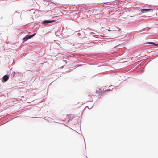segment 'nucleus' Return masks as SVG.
I'll list each match as a JSON object with an SVG mask.
<instances>
[{
    "label": "nucleus",
    "instance_id": "nucleus-1",
    "mask_svg": "<svg viewBox=\"0 0 158 158\" xmlns=\"http://www.w3.org/2000/svg\"><path fill=\"white\" fill-rule=\"evenodd\" d=\"M101 89H99V90H96L94 95H93V97L94 98L95 97H96L98 98H101L103 94H105L106 92L108 91V90H106L104 91L102 93L101 91H100Z\"/></svg>",
    "mask_w": 158,
    "mask_h": 158
},
{
    "label": "nucleus",
    "instance_id": "nucleus-2",
    "mask_svg": "<svg viewBox=\"0 0 158 158\" xmlns=\"http://www.w3.org/2000/svg\"><path fill=\"white\" fill-rule=\"evenodd\" d=\"M36 35V34H34L31 35H27L25 37H24L23 40V41L25 42L27 40H28L29 39H30L33 37L34 35Z\"/></svg>",
    "mask_w": 158,
    "mask_h": 158
},
{
    "label": "nucleus",
    "instance_id": "nucleus-3",
    "mask_svg": "<svg viewBox=\"0 0 158 158\" xmlns=\"http://www.w3.org/2000/svg\"><path fill=\"white\" fill-rule=\"evenodd\" d=\"M85 98L86 100L88 101L92 102L93 101V98L91 95L87 94L85 96Z\"/></svg>",
    "mask_w": 158,
    "mask_h": 158
},
{
    "label": "nucleus",
    "instance_id": "nucleus-4",
    "mask_svg": "<svg viewBox=\"0 0 158 158\" xmlns=\"http://www.w3.org/2000/svg\"><path fill=\"white\" fill-rule=\"evenodd\" d=\"M55 21V20H44V21H43L42 22V23L43 24H47L48 23H51V22H54Z\"/></svg>",
    "mask_w": 158,
    "mask_h": 158
},
{
    "label": "nucleus",
    "instance_id": "nucleus-5",
    "mask_svg": "<svg viewBox=\"0 0 158 158\" xmlns=\"http://www.w3.org/2000/svg\"><path fill=\"white\" fill-rule=\"evenodd\" d=\"M9 78L8 75H6L3 77V80L4 82H6Z\"/></svg>",
    "mask_w": 158,
    "mask_h": 158
},
{
    "label": "nucleus",
    "instance_id": "nucleus-6",
    "mask_svg": "<svg viewBox=\"0 0 158 158\" xmlns=\"http://www.w3.org/2000/svg\"><path fill=\"white\" fill-rule=\"evenodd\" d=\"M151 10L150 9H141V11L143 13H147Z\"/></svg>",
    "mask_w": 158,
    "mask_h": 158
},
{
    "label": "nucleus",
    "instance_id": "nucleus-7",
    "mask_svg": "<svg viewBox=\"0 0 158 158\" xmlns=\"http://www.w3.org/2000/svg\"><path fill=\"white\" fill-rule=\"evenodd\" d=\"M146 44H151L152 45H154V46H158V44H156L155 43L153 42H148V43H147Z\"/></svg>",
    "mask_w": 158,
    "mask_h": 158
}]
</instances>
